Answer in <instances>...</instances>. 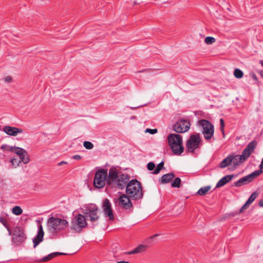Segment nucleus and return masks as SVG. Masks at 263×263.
Here are the masks:
<instances>
[{
	"mask_svg": "<svg viewBox=\"0 0 263 263\" xmlns=\"http://www.w3.org/2000/svg\"><path fill=\"white\" fill-rule=\"evenodd\" d=\"M164 165V163L163 162H160L157 166L154 172V174H158L161 170L163 168Z\"/></svg>",
	"mask_w": 263,
	"mask_h": 263,
	"instance_id": "nucleus-32",
	"label": "nucleus"
},
{
	"mask_svg": "<svg viewBox=\"0 0 263 263\" xmlns=\"http://www.w3.org/2000/svg\"><path fill=\"white\" fill-rule=\"evenodd\" d=\"M159 235V234H155L153 236L149 237L146 239V242L147 243H151L152 242H153L154 239H155V238H156Z\"/></svg>",
	"mask_w": 263,
	"mask_h": 263,
	"instance_id": "nucleus-33",
	"label": "nucleus"
},
{
	"mask_svg": "<svg viewBox=\"0 0 263 263\" xmlns=\"http://www.w3.org/2000/svg\"><path fill=\"white\" fill-rule=\"evenodd\" d=\"M221 133L222 134L223 137H225V134H224V128H223V131H221Z\"/></svg>",
	"mask_w": 263,
	"mask_h": 263,
	"instance_id": "nucleus-47",
	"label": "nucleus"
},
{
	"mask_svg": "<svg viewBox=\"0 0 263 263\" xmlns=\"http://www.w3.org/2000/svg\"><path fill=\"white\" fill-rule=\"evenodd\" d=\"M102 209L105 217H108L109 220L114 219V216L111 208V203L109 199H105L103 200Z\"/></svg>",
	"mask_w": 263,
	"mask_h": 263,
	"instance_id": "nucleus-14",
	"label": "nucleus"
},
{
	"mask_svg": "<svg viewBox=\"0 0 263 263\" xmlns=\"http://www.w3.org/2000/svg\"><path fill=\"white\" fill-rule=\"evenodd\" d=\"M256 146V142L253 141L249 143L246 148L243 151L241 155H230L232 160L231 164L236 167L244 162L252 153Z\"/></svg>",
	"mask_w": 263,
	"mask_h": 263,
	"instance_id": "nucleus-4",
	"label": "nucleus"
},
{
	"mask_svg": "<svg viewBox=\"0 0 263 263\" xmlns=\"http://www.w3.org/2000/svg\"><path fill=\"white\" fill-rule=\"evenodd\" d=\"M129 181L128 176L126 174L118 172L116 167V188L123 189L126 187Z\"/></svg>",
	"mask_w": 263,
	"mask_h": 263,
	"instance_id": "nucleus-10",
	"label": "nucleus"
},
{
	"mask_svg": "<svg viewBox=\"0 0 263 263\" xmlns=\"http://www.w3.org/2000/svg\"><path fill=\"white\" fill-rule=\"evenodd\" d=\"M5 82L10 83L12 81V78L10 76H7L4 79Z\"/></svg>",
	"mask_w": 263,
	"mask_h": 263,
	"instance_id": "nucleus-39",
	"label": "nucleus"
},
{
	"mask_svg": "<svg viewBox=\"0 0 263 263\" xmlns=\"http://www.w3.org/2000/svg\"><path fill=\"white\" fill-rule=\"evenodd\" d=\"M250 205V204L247 201L245 203V204L241 207V208L239 212L242 213L243 212V211L247 209Z\"/></svg>",
	"mask_w": 263,
	"mask_h": 263,
	"instance_id": "nucleus-37",
	"label": "nucleus"
},
{
	"mask_svg": "<svg viewBox=\"0 0 263 263\" xmlns=\"http://www.w3.org/2000/svg\"><path fill=\"white\" fill-rule=\"evenodd\" d=\"M216 41V40L214 37H211V36H208L205 37L204 40L205 43L208 45L212 44L214 43H215Z\"/></svg>",
	"mask_w": 263,
	"mask_h": 263,
	"instance_id": "nucleus-29",
	"label": "nucleus"
},
{
	"mask_svg": "<svg viewBox=\"0 0 263 263\" xmlns=\"http://www.w3.org/2000/svg\"><path fill=\"white\" fill-rule=\"evenodd\" d=\"M1 148L3 149H5L8 151L12 152L19 156L26 151L25 149H24L22 148L18 147H13V146H10L7 145H2L1 146Z\"/></svg>",
	"mask_w": 263,
	"mask_h": 263,
	"instance_id": "nucleus-18",
	"label": "nucleus"
},
{
	"mask_svg": "<svg viewBox=\"0 0 263 263\" xmlns=\"http://www.w3.org/2000/svg\"><path fill=\"white\" fill-rule=\"evenodd\" d=\"M68 224L69 223L67 220L55 217L49 218L47 221V228L52 233L64 230Z\"/></svg>",
	"mask_w": 263,
	"mask_h": 263,
	"instance_id": "nucleus-5",
	"label": "nucleus"
},
{
	"mask_svg": "<svg viewBox=\"0 0 263 263\" xmlns=\"http://www.w3.org/2000/svg\"><path fill=\"white\" fill-rule=\"evenodd\" d=\"M257 195L258 193L256 192L253 193L247 201L251 204L256 198Z\"/></svg>",
	"mask_w": 263,
	"mask_h": 263,
	"instance_id": "nucleus-28",
	"label": "nucleus"
},
{
	"mask_svg": "<svg viewBox=\"0 0 263 263\" xmlns=\"http://www.w3.org/2000/svg\"><path fill=\"white\" fill-rule=\"evenodd\" d=\"M83 145L87 149H91L93 147V144L90 141H84Z\"/></svg>",
	"mask_w": 263,
	"mask_h": 263,
	"instance_id": "nucleus-31",
	"label": "nucleus"
},
{
	"mask_svg": "<svg viewBox=\"0 0 263 263\" xmlns=\"http://www.w3.org/2000/svg\"><path fill=\"white\" fill-rule=\"evenodd\" d=\"M0 222H1L5 227H6V222L4 220V219L2 218H0Z\"/></svg>",
	"mask_w": 263,
	"mask_h": 263,
	"instance_id": "nucleus-41",
	"label": "nucleus"
},
{
	"mask_svg": "<svg viewBox=\"0 0 263 263\" xmlns=\"http://www.w3.org/2000/svg\"><path fill=\"white\" fill-rule=\"evenodd\" d=\"M12 212L15 215H20L22 214L23 210L19 206H15L13 208L12 210Z\"/></svg>",
	"mask_w": 263,
	"mask_h": 263,
	"instance_id": "nucleus-26",
	"label": "nucleus"
},
{
	"mask_svg": "<svg viewBox=\"0 0 263 263\" xmlns=\"http://www.w3.org/2000/svg\"><path fill=\"white\" fill-rule=\"evenodd\" d=\"M232 160L230 155L228 156L224 159H223L220 163L219 167L223 168H225L230 164H231Z\"/></svg>",
	"mask_w": 263,
	"mask_h": 263,
	"instance_id": "nucleus-23",
	"label": "nucleus"
},
{
	"mask_svg": "<svg viewBox=\"0 0 263 263\" xmlns=\"http://www.w3.org/2000/svg\"><path fill=\"white\" fill-rule=\"evenodd\" d=\"M62 254H63V253H59V252L52 253L49 254L47 256H46L45 257H44L42 258H41L40 259L35 260V261H37V262H47V261H48L49 260L52 259L54 257H56L58 255H62Z\"/></svg>",
	"mask_w": 263,
	"mask_h": 263,
	"instance_id": "nucleus-20",
	"label": "nucleus"
},
{
	"mask_svg": "<svg viewBox=\"0 0 263 263\" xmlns=\"http://www.w3.org/2000/svg\"><path fill=\"white\" fill-rule=\"evenodd\" d=\"M26 238L23 230L20 227H15L12 236V242L18 245L23 242Z\"/></svg>",
	"mask_w": 263,
	"mask_h": 263,
	"instance_id": "nucleus-11",
	"label": "nucleus"
},
{
	"mask_svg": "<svg viewBox=\"0 0 263 263\" xmlns=\"http://www.w3.org/2000/svg\"><path fill=\"white\" fill-rule=\"evenodd\" d=\"M155 167V165L153 162H149L147 165V168L149 171H153Z\"/></svg>",
	"mask_w": 263,
	"mask_h": 263,
	"instance_id": "nucleus-35",
	"label": "nucleus"
},
{
	"mask_svg": "<svg viewBox=\"0 0 263 263\" xmlns=\"http://www.w3.org/2000/svg\"><path fill=\"white\" fill-rule=\"evenodd\" d=\"M167 141L170 148L176 155H181L184 151L182 145V137L178 134H171L167 137Z\"/></svg>",
	"mask_w": 263,
	"mask_h": 263,
	"instance_id": "nucleus-3",
	"label": "nucleus"
},
{
	"mask_svg": "<svg viewBox=\"0 0 263 263\" xmlns=\"http://www.w3.org/2000/svg\"><path fill=\"white\" fill-rule=\"evenodd\" d=\"M130 197L126 194H122L118 199L119 205L124 209H128L133 206Z\"/></svg>",
	"mask_w": 263,
	"mask_h": 263,
	"instance_id": "nucleus-15",
	"label": "nucleus"
},
{
	"mask_svg": "<svg viewBox=\"0 0 263 263\" xmlns=\"http://www.w3.org/2000/svg\"><path fill=\"white\" fill-rule=\"evenodd\" d=\"M233 177L234 176L233 175H229L223 177L217 182L216 187H220L223 186L228 182L231 181L233 179Z\"/></svg>",
	"mask_w": 263,
	"mask_h": 263,
	"instance_id": "nucleus-19",
	"label": "nucleus"
},
{
	"mask_svg": "<svg viewBox=\"0 0 263 263\" xmlns=\"http://www.w3.org/2000/svg\"><path fill=\"white\" fill-rule=\"evenodd\" d=\"M190 123L185 120H180L176 123L173 126V129L178 133H183L190 129Z\"/></svg>",
	"mask_w": 263,
	"mask_h": 263,
	"instance_id": "nucleus-13",
	"label": "nucleus"
},
{
	"mask_svg": "<svg viewBox=\"0 0 263 263\" xmlns=\"http://www.w3.org/2000/svg\"><path fill=\"white\" fill-rule=\"evenodd\" d=\"M145 132V133H148L151 134H155L157 133L158 131L156 128H155V129L147 128Z\"/></svg>",
	"mask_w": 263,
	"mask_h": 263,
	"instance_id": "nucleus-36",
	"label": "nucleus"
},
{
	"mask_svg": "<svg viewBox=\"0 0 263 263\" xmlns=\"http://www.w3.org/2000/svg\"><path fill=\"white\" fill-rule=\"evenodd\" d=\"M117 263H129L128 261H117Z\"/></svg>",
	"mask_w": 263,
	"mask_h": 263,
	"instance_id": "nucleus-44",
	"label": "nucleus"
},
{
	"mask_svg": "<svg viewBox=\"0 0 263 263\" xmlns=\"http://www.w3.org/2000/svg\"><path fill=\"white\" fill-rule=\"evenodd\" d=\"M199 124L202 127V133L206 140L210 139L214 135V128L213 125L206 120H201Z\"/></svg>",
	"mask_w": 263,
	"mask_h": 263,
	"instance_id": "nucleus-8",
	"label": "nucleus"
},
{
	"mask_svg": "<svg viewBox=\"0 0 263 263\" xmlns=\"http://www.w3.org/2000/svg\"><path fill=\"white\" fill-rule=\"evenodd\" d=\"M220 130L221 131H223V128L224 127V120L222 119H220Z\"/></svg>",
	"mask_w": 263,
	"mask_h": 263,
	"instance_id": "nucleus-38",
	"label": "nucleus"
},
{
	"mask_svg": "<svg viewBox=\"0 0 263 263\" xmlns=\"http://www.w3.org/2000/svg\"><path fill=\"white\" fill-rule=\"evenodd\" d=\"M262 173L261 170H257L252 173L251 174L243 177L240 179L239 180L235 182V185L236 186H240L243 184H246L251 182L256 177L258 176Z\"/></svg>",
	"mask_w": 263,
	"mask_h": 263,
	"instance_id": "nucleus-12",
	"label": "nucleus"
},
{
	"mask_svg": "<svg viewBox=\"0 0 263 263\" xmlns=\"http://www.w3.org/2000/svg\"><path fill=\"white\" fill-rule=\"evenodd\" d=\"M211 188V186H206L201 187L198 190L197 194L200 196L204 195L210 191Z\"/></svg>",
	"mask_w": 263,
	"mask_h": 263,
	"instance_id": "nucleus-24",
	"label": "nucleus"
},
{
	"mask_svg": "<svg viewBox=\"0 0 263 263\" xmlns=\"http://www.w3.org/2000/svg\"><path fill=\"white\" fill-rule=\"evenodd\" d=\"M234 76L237 79H241L243 76V72L239 69H235L234 71Z\"/></svg>",
	"mask_w": 263,
	"mask_h": 263,
	"instance_id": "nucleus-27",
	"label": "nucleus"
},
{
	"mask_svg": "<svg viewBox=\"0 0 263 263\" xmlns=\"http://www.w3.org/2000/svg\"><path fill=\"white\" fill-rule=\"evenodd\" d=\"M181 184V179L179 178H176L172 183V186L174 187H179Z\"/></svg>",
	"mask_w": 263,
	"mask_h": 263,
	"instance_id": "nucleus-30",
	"label": "nucleus"
},
{
	"mask_svg": "<svg viewBox=\"0 0 263 263\" xmlns=\"http://www.w3.org/2000/svg\"><path fill=\"white\" fill-rule=\"evenodd\" d=\"M259 167L261 169L263 168V159L262 160V161L261 162V164H260Z\"/></svg>",
	"mask_w": 263,
	"mask_h": 263,
	"instance_id": "nucleus-45",
	"label": "nucleus"
},
{
	"mask_svg": "<svg viewBox=\"0 0 263 263\" xmlns=\"http://www.w3.org/2000/svg\"><path fill=\"white\" fill-rule=\"evenodd\" d=\"M125 191L127 195L132 199L139 200L143 196L141 183L136 179L129 182Z\"/></svg>",
	"mask_w": 263,
	"mask_h": 263,
	"instance_id": "nucleus-2",
	"label": "nucleus"
},
{
	"mask_svg": "<svg viewBox=\"0 0 263 263\" xmlns=\"http://www.w3.org/2000/svg\"><path fill=\"white\" fill-rule=\"evenodd\" d=\"M87 224L85 217L79 214L72 219L71 222V229L76 232L80 233L83 228L86 227Z\"/></svg>",
	"mask_w": 263,
	"mask_h": 263,
	"instance_id": "nucleus-6",
	"label": "nucleus"
},
{
	"mask_svg": "<svg viewBox=\"0 0 263 263\" xmlns=\"http://www.w3.org/2000/svg\"><path fill=\"white\" fill-rule=\"evenodd\" d=\"M175 175L173 173H168L162 176L161 179V183L165 184L169 182L174 177Z\"/></svg>",
	"mask_w": 263,
	"mask_h": 263,
	"instance_id": "nucleus-21",
	"label": "nucleus"
},
{
	"mask_svg": "<svg viewBox=\"0 0 263 263\" xmlns=\"http://www.w3.org/2000/svg\"><path fill=\"white\" fill-rule=\"evenodd\" d=\"M259 205L261 207H263V199H261L259 201Z\"/></svg>",
	"mask_w": 263,
	"mask_h": 263,
	"instance_id": "nucleus-43",
	"label": "nucleus"
},
{
	"mask_svg": "<svg viewBox=\"0 0 263 263\" xmlns=\"http://www.w3.org/2000/svg\"><path fill=\"white\" fill-rule=\"evenodd\" d=\"M7 230H8V231L9 232V235H11V232L10 229L9 228H7Z\"/></svg>",
	"mask_w": 263,
	"mask_h": 263,
	"instance_id": "nucleus-46",
	"label": "nucleus"
},
{
	"mask_svg": "<svg viewBox=\"0 0 263 263\" xmlns=\"http://www.w3.org/2000/svg\"><path fill=\"white\" fill-rule=\"evenodd\" d=\"M44 232L42 224L38 225L37 233L33 239V247L36 248L37 246L43 240Z\"/></svg>",
	"mask_w": 263,
	"mask_h": 263,
	"instance_id": "nucleus-16",
	"label": "nucleus"
},
{
	"mask_svg": "<svg viewBox=\"0 0 263 263\" xmlns=\"http://www.w3.org/2000/svg\"><path fill=\"white\" fill-rule=\"evenodd\" d=\"M146 248V246L140 245L137 248H135L134 250L128 252L129 254H134L137 253H140L143 252Z\"/></svg>",
	"mask_w": 263,
	"mask_h": 263,
	"instance_id": "nucleus-22",
	"label": "nucleus"
},
{
	"mask_svg": "<svg viewBox=\"0 0 263 263\" xmlns=\"http://www.w3.org/2000/svg\"><path fill=\"white\" fill-rule=\"evenodd\" d=\"M3 131L9 136H16L18 134L22 133L23 129L15 127L5 126L3 128Z\"/></svg>",
	"mask_w": 263,
	"mask_h": 263,
	"instance_id": "nucleus-17",
	"label": "nucleus"
},
{
	"mask_svg": "<svg viewBox=\"0 0 263 263\" xmlns=\"http://www.w3.org/2000/svg\"><path fill=\"white\" fill-rule=\"evenodd\" d=\"M20 158L21 159L20 161L23 162L25 164L28 163L29 161V158L27 155L26 151H25V153L22 154V155H20Z\"/></svg>",
	"mask_w": 263,
	"mask_h": 263,
	"instance_id": "nucleus-25",
	"label": "nucleus"
},
{
	"mask_svg": "<svg viewBox=\"0 0 263 263\" xmlns=\"http://www.w3.org/2000/svg\"><path fill=\"white\" fill-rule=\"evenodd\" d=\"M110 166V164L106 163L105 168L99 169L96 172L93 181L95 188H103L106 183L109 186H114L115 184V167L112 166L109 169L108 175L107 167Z\"/></svg>",
	"mask_w": 263,
	"mask_h": 263,
	"instance_id": "nucleus-1",
	"label": "nucleus"
},
{
	"mask_svg": "<svg viewBox=\"0 0 263 263\" xmlns=\"http://www.w3.org/2000/svg\"><path fill=\"white\" fill-rule=\"evenodd\" d=\"M20 162L21 161L18 160L17 159L13 158L11 160V163H12V165L14 167L18 166Z\"/></svg>",
	"mask_w": 263,
	"mask_h": 263,
	"instance_id": "nucleus-34",
	"label": "nucleus"
},
{
	"mask_svg": "<svg viewBox=\"0 0 263 263\" xmlns=\"http://www.w3.org/2000/svg\"><path fill=\"white\" fill-rule=\"evenodd\" d=\"M72 159L74 160H80L81 159V156L79 155H76L72 156Z\"/></svg>",
	"mask_w": 263,
	"mask_h": 263,
	"instance_id": "nucleus-40",
	"label": "nucleus"
},
{
	"mask_svg": "<svg viewBox=\"0 0 263 263\" xmlns=\"http://www.w3.org/2000/svg\"><path fill=\"white\" fill-rule=\"evenodd\" d=\"M67 163L66 162L63 161H61V162H59V163L58 164V165L59 166H61V165H63V164H67Z\"/></svg>",
	"mask_w": 263,
	"mask_h": 263,
	"instance_id": "nucleus-42",
	"label": "nucleus"
},
{
	"mask_svg": "<svg viewBox=\"0 0 263 263\" xmlns=\"http://www.w3.org/2000/svg\"><path fill=\"white\" fill-rule=\"evenodd\" d=\"M201 139L199 134H194L191 135L186 141V146L188 152L194 153L198 148Z\"/></svg>",
	"mask_w": 263,
	"mask_h": 263,
	"instance_id": "nucleus-9",
	"label": "nucleus"
},
{
	"mask_svg": "<svg viewBox=\"0 0 263 263\" xmlns=\"http://www.w3.org/2000/svg\"><path fill=\"white\" fill-rule=\"evenodd\" d=\"M99 209L96 204L88 205L84 210V214L85 218L90 220L92 222H95L99 219Z\"/></svg>",
	"mask_w": 263,
	"mask_h": 263,
	"instance_id": "nucleus-7",
	"label": "nucleus"
}]
</instances>
